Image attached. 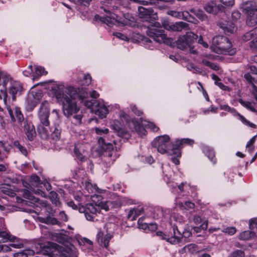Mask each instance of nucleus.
<instances>
[{"label":"nucleus","instance_id":"nucleus-21","mask_svg":"<svg viewBox=\"0 0 257 257\" xmlns=\"http://www.w3.org/2000/svg\"><path fill=\"white\" fill-rule=\"evenodd\" d=\"M50 132L49 136L51 135L53 140L57 141L60 138L61 128L59 126V123H55L51 128L49 126L47 127Z\"/></svg>","mask_w":257,"mask_h":257},{"label":"nucleus","instance_id":"nucleus-54","mask_svg":"<svg viewBox=\"0 0 257 257\" xmlns=\"http://www.w3.org/2000/svg\"><path fill=\"white\" fill-rule=\"evenodd\" d=\"M228 257H244V253L240 250H237L233 252Z\"/></svg>","mask_w":257,"mask_h":257},{"label":"nucleus","instance_id":"nucleus-1","mask_svg":"<svg viewBox=\"0 0 257 257\" xmlns=\"http://www.w3.org/2000/svg\"><path fill=\"white\" fill-rule=\"evenodd\" d=\"M46 88L49 90L50 94L56 99L57 102L62 105L64 115L75 125L82 123L83 114L77 104V98L83 99L87 93L72 86H65L59 82L50 81L47 82Z\"/></svg>","mask_w":257,"mask_h":257},{"label":"nucleus","instance_id":"nucleus-3","mask_svg":"<svg viewBox=\"0 0 257 257\" xmlns=\"http://www.w3.org/2000/svg\"><path fill=\"white\" fill-rule=\"evenodd\" d=\"M172 24L168 19H163L161 24L158 22H155L152 25L148 26L147 33L158 43H168L170 41L165 34V31L161 29V25L167 30L171 31Z\"/></svg>","mask_w":257,"mask_h":257},{"label":"nucleus","instance_id":"nucleus-53","mask_svg":"<svg viewBox=\"0 0 257 257\" xmlns=\"http://www.w3.org/2000/svg\"><path fill=\"white\" fill-rule=\"evenodd\" d=\"M220 2L226 7H231L235 3V0H219Z\"/></svg>","mask_w":257,"mask_h":257},{"label":"nucleus","instance_id":"nucleus-18","mask_svg":"<svg viewBox=\"0 0 257 257\" xmlns=\"http://www.w3.org/2000/svg\"><path fill=\"white\" fill-rule=\"evenodd\" d=\"M93 111L101 118L105 117L109 111L106 104L103 101H98L95 107L93 108Z\"/></svg>","mask_w":257,"mask_h":257},{"label":"nucleus","instance_id":"nucleus-64","mask_svg":"<svg viewBox=\"0 0 257 257\" xmlns=\"http://www.w3.org/2000/svg\"><path fill=\"white\" fill-rule=\"evenodd\" d=\"M250 47L253 50L257 51V35L253 40L250 42Z\"/></svg>","mask_w":257,"mask_h":257},{"label":"nucleus","instance_id":"nucleus-60","mask_svg":"<svg viewBox=\"0 0 257 257\" xmlns=\"http://www.w3.org/2000/svg\"><path fill=\"white\" fill-rule=\"evenodd\" d=\"M74 154L75 155V156L76 157L81 160V161H82L83 159H84L83 158V155L80 153V152H79V150L78 149V148H77V147H75L74 149Z\"/></svg>","mask_w":257,"mask_h":257},{"label":"nucleus","instance_id":"nucleus-10","mask_svg":"<svg viewBox=\"0 0 257 257\" xmlns=\"http://www.w3.org/2000/svg\"><path fill=\"white\" fill-rule=\"evenodd\" d=\"M198 36L191 32H187L184 36L180 37L177 41V45L179 49L184 50L187 48L191 49V45L197 39Z\"/></svg>","mask_w":257,"mask_h":257},{"label":"nucleus","instance_id":"nucleus-56","mask_svg":"<svg viewBox=\"0 0 257 257\" xmlns=\"http://www.w3.org/2000/svg\"><path fill=\"white\" fill-rule=\"evenodd\" d=\"M167 14L169 15H170L173 17H175V18H181V13L176 11H173V10L168 11L167 12Z\"/></svg>","mask_w":257,"mask_h":257},{"label":"nucleus","instance_id":"nucleus-59","mask_svg":"<svg viewBox=\"0 0 257 257\" xmlns=\"http://www.w3.org/2000/svg\"><path fill=\"white\" fill-rule=\"evenodd\" d=\"M84 196L82 194L76 195L74 196V198L77 201L79 208L81 207V202L83 200ZM82 206H81L82 207Z\"/></svg>","mask_w":257,"mask_h":257},{"label":"nucleus","instance_id":"nucleus-52","mask_svg":"<svg viewBox=\"0 0 257 257\" xmlns=\"http://www.w3.org/2000/svg\"><path fill=\"white\" fill-rule=\"evenodd\" d=\"M96 102H97V101H96L94 99H91L90 100L85 101L84 103L86 107L91 108L92 110L93 111V108L95 107Z\"/></svg>","mask_w":257,"mask_h":257},{"label":"nucleus","instance_id":"nucleus-4","mask_svg":"<svg viewBox=\"0 0 257 257\" xmlns=\"http://www.w3.org/2000/svg\"><path fill=\"white\" fill-rule=\"evenodd\" d=\"M50 114L48 101H43L38 111V116L40 121L37 126L38 133L43 139H46L49 136L50 132L47 128L49 126V117Z\"/></svg>","mask_w":257,"mask_h":257},{"label":"nucleus","instance_id":"nucleus-45","mask_svg":"<svg viewBox=\"0 0 257 257\" xmlns=\"http://www.w3.org/2000/svg\"><path fill=\"white\" fill-rule=\"evenodd\" d=\"M186 67L188 70L192 71L194 73L202 74L204 72L200 68L196 67L194 64L192 63L188 64Z\"/></svg>","mask_w":257,"mask_h":257},{"label":"nucleus","instance_id":"nucleus-31","mask_svg":"<svg viewBox=\"0 0 257 257\" xmlns=\"http://www.w3.org/2000/svg\"><path fill=\"white\" fill-rule=\"evenodd\" d=\"M203 153L207 156L209 159L213 163H215V159H214L215 154L213 150L209 146H203L202 147Z\"/></svg>","mask_w":257,"mask_h":257},{"label":"nucleus","instance_id":"nucleus-30","mask_svg":"<svg viewBox=\"0 0 257 257\" xmlns=\"http://www.w3.org/2000/svg\"><path fill=\"white\" fill-rule=\"evenodd\" d=\"M144 211L142 207L134 208L131 209L128 214V218L131 220H135Z\"/></svg>","mask_w":257,"mask_h":257},{"label":"nucleus","instance_id":"nucleus-43","mask_svg":"<svg viewBox=\"0 0 257 257\" xmlns=\"http://www.w3.org/2000/svg\"><path fill=\"white\" fill-rule=\"evenodd\" d=\"M254 235V233L250 231L247 230L242 232L238 236L241 240H247Z\"/></svg>","mask_w":257,"mask_h":257},{"label":"nucleus","instance_id":"nucleus-33","mask_svg":"<svg viewBox=\"0 0 257 257\" xmlns=\"http://www.w3.org/2000/svg\"><path fill=\"white\" fill-rule=\"evenodd\" d=\"M85 189L89 193H95L99 192L98 188L96 185H93L89 181L86 180L83 183Z\"/></svg>","mask_w":257,"mask_h":257},{"label":"nucleus","instance_id":"nucleus-16","mask_svg":"<svg viewBox=\"0 0 257 257\" xmlns=\"http://www.w3.org/2000/svg\"><path fill=\"white\" fill-rule=\"evenodd\" d=\"M104 11L107 13L106 17H101L99 16H96L95 17L96 19H99L101 22L106 24L109 27H111L118 23L117 16L115 14L110 13L105 9H104Z\"/></svg>","mask_w":257,"mask_h":257},{"label":"nucleus","instance_id":"nucleus-29","mask_svg":"<svg viewBox=\"0 0 257 257\" xmlns=\"http://www.w3.org/2000/svg\"><path fill=\"white\" fill-rule=\"evenodd\" d=\"M40 250L36 249V251L31 249H26L23 250L20 252H17L14 254V257H28L31 256L35 254V252L38 253Z\"/></svg>","mask_w":257,"mask_h":257},{"label":"nucleus","instance_id":"nucleus-5","mask_svg":"<svg viewBox=\"0 0 257 257\" xmlns=\"http://www.w3.org/2000/svg\"><path fill=\"white\" fill-rule=\"evenodd\" d=\"M211 49L217 54L233 55L236 53L235 49L232 48V45L229 39L224 36H217L213 37Z\"/></svg>","mask_w":257,"mask_h":257},{"label":"nucleus","instance_id":"nucleus-11","mask_svg":"<svg viewBox=\"0 0 257 257\" xmlns=\"http://www.w3.org/2000/svg\"><path fill=\"white\" fill-rule=\"evenodd\" d=\"M131 123L133 124L135 130L140 135H145L146 134V131L145 127L150 128L152 131L155 132L158 131L159 129L153 122L146 120L142 119L141 124L133 120Z\"/></svg>","mask_w":257,"mask_h":257},{"label":"nucleus","instance_id":"nucleus-36","mask_svg":"<svg viewBox=\"0 0 257 257\" xmlns=\"http://www.w3.org/2000/svg\"><path fill=\"white\" fill-rule=\"evenodd\" d=\"M10 241L12 242L9 246L10 247H13L19 248L22 247L23 246V241L16 236H13Z\"/></svg>","mask_w":257,"mask_h":257},{"label":"nucleus","instance_id":"nucleus-44","mask_svg":"<svg viewBox=\"0 0 257 257\" xmlns=\"http://www.w3.org/2000/svg\"><path fill=\"white\" fill-rule=\"evenodd\" d=\"M55 240L60 243H63L67 239V235L64 234L63 232L56 233L55 236Z\"/></svg>","mask_w":257,"mask_h":257},{"label":"nucleus","instance_id":"nucleus-20","mask_svg":"<svg viewBox=\"0 0 257 257\" xmlns=\"http://www.w3.org/2000/svg\"><path fill=\"white\" fill-rule=\"evenodd\" d=\"M24 130L28 139L29 140H33L36 137V133L35 128L32 122H28L27 121H25Z\"/></svg>","mask_w":257,"mask_h":257},{"label":"nucleus","instance_id":"nucleus-51","mask_svg":"<svg viewBox=\"0 0 257 257\" xmlns=\"http://www.w3.org/2000/svg\"><path fill=\"white\" fill-rule=\"evenodd\" d=\"M70 1L80 5L88 7L90 5L91 0H69Z\"/></svg>","mask_w":257,"mask_h":257},{"label":"nucleus","instance_id":"nucleus-19","mask_svg":"<svg viewBox=\"0 0 257 257\" xmlns=\"http://www.w3.org/2000/svg\"><path fill=\"white\" fill-rule=\"evenodd\" d=\"M40 183V179L38 176H32L30 179V184H28L29 186V189L30 190L33 191V192L35 193V194H39L41 196L45 197L46 195L44 192L39 189L37 190H35V187H37L38 185H39Z\"/></svg>","mask_w":257,"mask_h":257},{"label":"nucleus","instance_id":"nucleus-62","mask_svg":"<svg viewBox=\"0 0 257 257\" xmlns=\"http://www.w3.org/2000/svg\"><path fill=\"white\" fill-rule=\"evenodd\" d=\"M95 132L97 135H102L103 134L106 135L108 133V129H100L99 128H95Z\"/></svg>","mask_w":257,"mask_h":257},{"label":"nucleus","instance_id":"nucleus-7","mask_svg":"<svg viewBox=\"0 0 257 257\" xmlns=\"http://www.w3.org/2000/svg\"><path fill=\"white\" fill-rule=\"evenodd\" d=\"M240 8L247 15V23L253 26L257 24V9L251 2H243Z\"/></svg>","mask_w":257,"mask_h":257},{"label":"nucleus","instance_id":"nucleus-42","mask_svg":"<svg viewBox=\"0 0 257 257\" xmlns=\"http://www.w3.org/2000/svg\"><path fill=\"white\" fill-rule=\"evenodd\" d=\"M1 191L9 196L13 197L15 195L14 191L8 185H5L1 188Z\"/></svg>","mask_w":257,"mask_h":257},{"label":"nucleus","instance_id":"nucleus-37","mask_svg":"<svg viewBox=\"0 0 257 257\" xmlns=\"http://www.w3.org/2000/svg\"><path fill=\"white\" fill-rule=\"evenodd\" d=\"M234 116H236L238 117V118L245 125H248L251 127L255 128L256 126V125L254 124L253 123H251L249 122L248 120H247L243 116L241 115L240 113H239L237 112H235V114H234Z\"/></svg>","mask_w":257,"mask_h":257},{"label":"nucleus","instance_id":"nucleus-23","mask_svg":"<svg viewBox=\"0 0 257 257\" xmlns=\"http://www.w3.org/2000/svg\"><path fill=\"white\" fill-rule=\"evenodd\" d=\"M112 235L110 233H107L104 237H103V233L101 232H99L97 234L98 242L100 245L107 247L110 240L112 238Z\"/></svg>","mask_w":257,"mask_h":257},{"label":"nucleus","instance_id":"nucleus-48","mask_svg":"<svg viewBox=\"0 0 257 257\" xmlns=\"http://www.w3.org/2000/svg\"><path fill=\"white\" fill-rule=\"evenodd\" d=\"M208 227V221L207 220H205L200 226V227H194L193 228V230L196 232H199L201 231V229L206 230Z\"/></svg>","mask_w":257,"mask_h":257},{"label":"nucleus","instance_id":"nucleus-13","mask_svg":"<svg viewBox=\"0 0 257 257\" xmlns=\"http://www.w3.org/2000/svg\"><path fill=\"white\" fill-rule=\"evenodd\" d=\"M79 211L80 212H84V215L87 220L94 221L95 219L97 220L95 218L96 214L99 212L100 207L96 205L88 204L85 209L83 207H79Z\"/></svg>","mask_w":257,"mask_h":257},{"label":"nucleus","instance_id":"nucleus-9","mask_svg":"<svg viewBox=\"0 0 257 257\" xmlns=\"http://www.w3.org/2000/svg\"><path fill=\"white\" fill-rule=\"evenodd\" d=\"M12 77L6 72L0 69V99L6 103L8 97L7 86L13 82Z\"/></svg>","mask_w":257,"mask_h":257},{"label":"nucleus","instance_id":"nucleus-26","mask_svg":"<svg viewBox=\"0 0 257 257\" xmlns=\"http://www.w3.org/2000/svg\"><path fill=\"white\" fill-rule=\"evenodd\" d=\"M189 24L184 22H178L172 24L171 31L181 32L183 30H188Z\"/></svg>","mask_w":257,"mask_h":257},{"label":"nucleus","instance_id":"nucleus-49","mask_svg":"<svg viewBox=\"0 0 257 257\" xmlns=\"http://www.w3.org/2000/svg\"><path fill=\"white\" fill-rule=\"evenodd\" d=\"M14 146L16 148L18 149V150L21 152L22 154L25 156L27 155V151L26 149L20 144L19 142L18 141H16L14 143Z\"/></svg>","mask_w":257,"mask_h":257},{"label":"nucleus","instance_id":"nucleus-15","mask_svg":"<svg viewBox=\"0 0 257 257\" xmlns=\"http://www.w3.org/2000/svg\"><path fill=\"white\" fill-rule=\"evenodd\" d=\"M7 110L13 122L18 121L19 123L22 122L24 120V116L22 114L20 108L15 107L14 111L12 109L11 106L7 103L6 100V103H5Z\"/></svg>","mask_w":257,"mask_h":257},{"label":"nucleus","instance_id":"nucleus-28","mask_svg":"<svg viewBox=\"0 0 257 257\" xmlns=\"http://www.w3.org/2000/svg\"><path fill=\"white\" fill-rule=\"evenodd\" d=\"M219 26L224 31V33L226 34H232L236 30V27L232 23L224 24L221 22L220 23Z\"/></svg>","mask_w":257,"mask_h":257},{"label":"nucleus","instance_id":"nucleus-61","mask_svg":"<svg viewBox=\"0 0 257 257\" xmlns=\"http://www.w3.org/2000/svg\"><path fill=\"white\" fill-rule=\"evenodd\" d=\"M231 17L234 21H237L240 18V13L238 11H235L232 13Z\"/></svg>","mask_w":257,"mask_h":257},{"label":"nucleus","instance_id":"nucleus-47","mask_svg":"<svg viewBox=\"0 0 257 257\" xmlns=\"http://www.w3.org/2000/svg\"><path fill=\"white\" fill-rule=\"evenodd\" d=\"M194 143V141L193 140L190 139H183L180 140H178L175 142V144H178V149H179V147L181 145L183 144H187L189 145H192Z\"/></svg>","mask_w":257,"mask_h":257},{"label":"nucleus","instance_id":"nucleus-12","mask_svg":"<svg viewBox=\"0 0 257 257\" xmlns=\"http://www.w3.org/2000/svg\"><path fill=\"white\" fill-rule=\"evenodd\" d=\"M42 96V93L40 90L30 91L27 99V109L29 111L33 110L36 105L40 101Z\"/></svg>","mask_w":257,"mask_h":257},{"label":"nucleus","instance_id":"nucleus-35","mask_svg":"<svg viewBox=\"0 0 257 257\" xmlns=\"http://www.w3.org/2000/svg\"><path fill=\"white\" fill-rule=\"evenodd\" d=\"M26 187L28 188V189H25L24 191L23 196L26 199L30 200L34 202L38 203L39 202V200L38 198L34 197L32 194V191L30 190L29 186Z\"/></svg>","mask_w":257,"mask_h":257},{"label":"nucleus","instance_id":"nucleus-40","mask_svg":"<svg viewBox=\"0 0 257 257\" xmlns=\"http://www.w3.org/2000/svg\"><path fill=\"white\" fill-rule=\"evenodd\" d=\"M12 236L9 232L6 230H3L0 229V241L7 242L8 240H10Z\"/></svg>","mask_w":257,"mask_h":257},{"label":"nucleus","instance_id":"nucleus-39","mask_svg":"<svg viewBox=\"0 0 257 257\" xmlns=\"http://www.w3.org/2000/svg\"><path fill=\"white\" fill-rule=\"evenodd\" d=\"M257 36V27L255 28L253 30L245 33L243 37V39L244 41H247L251 39V38H255Z\"/></svg>","mask_w":257,"mask_h":257},{"label":"nucleus","instance_id":"nucleus-27","mask_svg":"<svg viewBox=\"0 0 257 257\" xmlns=\"http://www.w3.org/2000/svg\"><path fill=\"white\" fill-rule=\"evenodd\" d=\"M199 251V248L195 244H190L185 246L179 250L180 253H190L191 254L195 253Z\"/></svg>","mask_w":257,"mask_h":257},{"label":"nucleus","instance_id":"nucleus-57","mask_svg":"<svg viewBox=\"0 0 257 257\" xmlns=\"http://www.w3.org/2000/svg\"><path fill=\"white\" fill-rule=\"evenodd\" d=\"M220 108L222 110H224L230 112L233 115L235 114V112H236V110L234 108H231L227 105H221L220 106Z\"/></svg>","mask_w":257,"mask_h":257},{"label":"nucleus","instance_id":"nucleus-8","mask_svg":"<svg viewBox=\"0 0 257 257\" xmlns=\"http://www.w3.org/2000/svg\"><path fill=\"white\" fill-rule=\"evenodd\" d=\"M172 231H171V236L169 237V236L165 234L163 232L161 231H158L157 232V235L159 236L162 237V239L166 240L168 242H170L172 244H176L179 243L181 238L184 235L186 237L185 234V232H183V234L181 232L180 230L178 229V227L177 224H174L172 226Z\"/></svg>","mask_w":257,"mask_h":257},{"label":"nucleus","instance_id":"nucleus-63","mask_svg":"<svg viewBox=\"0 0 257 257\" xmlns=\"http://www.w3.org/2000/svg\"><path fill=\"white\" fill-rule=\"evenodd\" d=\"M181 17L184 20L190 21V18L191 17V15L189 14L188 11H183L181 13Z\"/></svg>","mask_w":257,"mask_h":257},{"label":"nucleus","instance_id":"nucleus-25","mask_svg":"<svg viewBox=\"0 0 257 257\" xmlns=\"http://www.w3.org/2000/svg\"><path fill=\"white\" fill-rule=\"evenodd\" d=\"M9 85L10 86L9 92L12 95L13 100H14L15 99L16 94L22 90V87L18 82L14 81L13 80V82Z\"/></svg>","mask_w":257,"mask_h":257},{"label":"nucleus","instance_id":"nucleus-41","mask_svg":"<svg viewBox=\"0 0 257 257\" xmlns=\"http://www.w3.org/2000/svg\"><path fill=\"white\" fill-rule=\"evenodd\" d=\"M47 72L45 70L44 67L40 66H35V75L34 79L39 77L43 75H46Z\"/></svg>","mask_w":257,"mask_h":257},{"label":"nucleus","instance_id":"nucleus-32","mask_svg":"<svg viewBox=\"0 0 257 257\" xmlns=\"http://www.w3.org/2000/svg\"><path fill=\"white\" fill-rule=\"evenodd\" d=\"M189 11L194 14L200 20L202 21H207L208 18L204 13L203 11L200 9L192 8L190 9Z\"/></svg>","mask_w":257,"mask_h":257},{"label":"nucleus","instance_id":"nucleus-34","mask_svg":"<svg viewBox=\"0 0 257 257\" xmlns=\"http://www.w3.org/2000/svg\"><path fill=\"white\" fill-rule=\"evenodd\" d=\"M39 219L40 222L47 224L60 225V222L56 218L51 216H48L46 218L39 217Z\"/></svg>","mask_w":257,"mask_h":257},{"label":"nucleus","instance_id":"nucleus-38","mask_svg":"<svg viewBox=\"0 0 257 257\" xmlns=\"http://www.w3.org/2000/svg\"><path fill=\"white\" fill-rule=\"evenodd\" d=\"M238 102L241 104V105L245 107L246 109L254 112H256V110L255 108L254 107L252 103L248 101H244L242 99H239Z\"/></svg>","mask_w":257,"mask_h":257},{"label":"nucleus","instance_id":"nucleus-58","mask_svg":"<svg viewBox=\"0 0 257 257\" xmlns=\"http://www.w3.org/2000/svg\"><path fill=\"white\" fill-rule=\"evenodd\" d=\"M138 225L140 228H142L144 230L148 229L149 223L143 222V220L139 219L138 220Z\"/></svg>","mask_w":257,"mask_h":257},{"label":"nucleus","instance_id":"nucleus-24","mask_svg":"<svg viewBox=\"0 0 257 257\" xmlns=\"http://www.w3.org/2000/svg\"><path fill=\"white\" fill-rule=\"evenodd\" d=\"M111 108L114 110L117 109L118 111L116 112V114L122 122H127L129 120L128 115L123 110L120 109V106L117 104H115L111 106Z\"/></svg>","mask_w":257,"mask_h":257},{"label":"nucleus","instance_id":"nucleus-22","mask_svg":"<svg viewBox=\"0 0 257 257\" xmlns=\"http://www.w3.org/2000/svg\"><path fill=\"white\" fill-rule=\"evenodd\" d=\"M122 123L121 121L120 122L116 119L111 122V128L115 131L118 135L120 137H123L126 134V132L123 128Z\"/></svg>","mask_w":257,"mask_h":257},{"label":"nucleus","instance_id":"nucleus-55","mask_svg":"<svg viewBox=\"0 0 257 257\" xmlns=\"http://www.w3.org/2000/svg\"><path fill=\"white\" fill-rule=\"evenodd\" d=\"M57 194L55 192L51 191L50 192V197L53 203L55 204L56 205H58L59 204V202L57 200Z\"/></svg>","mask_w":257,"mask_h":257},{"label":"nucleus","instance_id":"nucleus-2","mask_svg":"<svg viewBox=\"0 0 257 257\" xmlns=\"http://www.w3.org/2000/svg\"><path fill=\"white\" fill-rule=\"evenodd\" d=\"M154 148H157L161 154H168L172 156L171 160L175 165L179 164L178 158L181 156L180 149L177 144H171L169 136L165 135L157 137L152 143Z\"/></svg>","mask_w":257,"mask_h":257},{"label":"nucleus","instance_id":"nucleus-17","mask_svg":"<svg viewBox=\"0 0 257 257\" xmlns=\"http://www.w3.org/2000/svg\"><path fill=\"white\" fill-rule=\"evenodd\" d=\"M139 16L145 21H150L151 19H155L156 13L152 8L139 7Z\"/></svg>","mask_w":257,"mask_h":257},{"label":"nucleus","instance_id":"nucleus-14","mask_svg":"<svg viewBox=\"0 0 257 257\" xmlns=\"http://www.w3.org/2000/svg\"><path fill=\"white\" fill-rule=\"evenodd\" d=\"M54 247L60 257H76L75 248L72 245L69 246L54 244Z\"/></svg>","mask_w":257,"mask_h":257},{"label":"nucleus","instance_id":"nucleus-50","mask_svg":"<svg viewBox=\"0 0 257 257\" xmlns=\"http://www.w3.org/2000/svg\"><path fill=\"white\" fill-rule=\"evenodd\" d=\"M215 9V4L213 3H208L204 7L205 10L209 13H213Z\"/></svg>","mask_w":257,"mask_h":257},{"label":"nucleus","instance_id":"nucleus-46","mask_svg":"<svg viewBox=\"0 0 257 257\" xmlns=\"http://www.w3.org/2000/svg\"><path fill=\"white\" fill-rule=\"evenodd\" d=\"M222 231L229 235H232L236 232V229L234 227H227L223 228Z\"/></svg>","mask_w":257,"mask_h":257},{"label":"nucleus","instance_id":"nucleus-6","mask_svg":"<svg viewBox=\"0 0 257 257\" xmlns=\"http://www.w3.org/2000/svg\"><path fill=\"white\" fill-rule=\"evenodd\" d=\"M99 145L104 151V156L106 158L105 161H108L109 164H112L115 159L119 156L117 150H114L113 145L110 143H106L103 137H100L98 139Z\"/></svg>","mask_w":257,"mask_h":257}]
</instances>
